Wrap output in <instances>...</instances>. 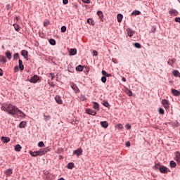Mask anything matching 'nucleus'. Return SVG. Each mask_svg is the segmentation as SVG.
Here are the masks:
<instances>
[{
    "label": "nucleus",
    "mask_w": 180,
    "mask_h": 180,
    "mask_svg": "<svg viewBox=\"0 0 180 180\" xmlns=\"http://www.w3.org/2000/svg\"><path fill=\"white\" fill-rule=\"evenodd\" d=\"M7 108H12L11 112H13V114H11V116H13V117H15V115H16V113H20V115L23 113V112L22 110H19V108L18 107H16L15 105H13L12 104H8L7 105Z\"/></svg>",
    "instance_id": "nucleus-1"
},
{
    "label": "nucleus",
    "mask_w": 180,
    "mask_h": 180,
    "mask_svg": "<svg viewBox=\"0 0 180 180\" xmlns=\"http://www.w3.org/2000/svg\"><path fill=\"white\" fill-rule=\"evenodd\" d=\"M49 151H51V148H50L49 146L45 148H41L39 150H38V155L39 157H41V155L47 154Z\"/></svg>",
    "instance_id": "nucleus-2"
},
{
    "label": "nucleus",
    "mask_w": 180,
    "mask_h": 180,
    "mask_svg": "<svg viewBox=\"0 0 180 180\" xmlns=\"http://www.w3.org/2000/svg\"><path fill=\"white\" fill-rule=\"evenodd\" d=\"M8 105L9 104H6V105H1V110L4 112H6L8 115H13V112H12V108H8Z\"/></svg>",
    "instance_id": "nucleus-3"
},
{
    "label": "nucleus",
    "mask_w": 180,
    "mask_h": 180,
    "mask_svg": "<svg viewBox=\"0 0 180 180\" xmlns=\"http://www.w3.org/2000/svg\"><path fill=\"white\" fill-rule=\"evenodd\" d=\"M38 81H40V77L37 75H34L30 79V82H31V84H37Z\"/></svg>",
    "instance_id": "nucleus-4"
},
{
    "label": "nucleus",
    "mask_w": 180,
    "mask_h": 180,
    "mask_svg": "<svg viewBox=\"0 0 180 180\" xmlns=\"http://www.w3.org/2000/svg\"><path fill=\"white\" fill-rule=\"evenodd\" d=\"M162 105H163L165 109H166V110H169V101L164 98L162 100Z\"/></svg>",
    "instance_id": "nucleus-5"
},
{
    "label": "nucleus",
    "mask_w": 180,
    "mask_h": 180,
    "mask_svg": "<svg viewBox=\"0 0 180 180\" xmlns=\"http://www.w3.org/2000/svg\"><path fill=\"white\" fill-rule=\"evenodd\" d=\"M21 56L26 60V61H29V52L27 50L21 51Z\"/></svg>",
    "instance_id": "nucleus-6"
},
{
    "label": "nucleus",
    "mask_w": 180,
    "mask_h": 180,
    "mask_svg": "<svg viewBox=\"0 0 180 180\" xmlns=\"http://www.w3.org/2000/svg\"><path fill=\"white\" fill-rule=\"evenodd\" d=\"M159 171L161 174H168V167L160 165V167H159Z\"/></svg>",
    "instance_id": "nucleus-7"
},
{
    "label": "nucleus",
    "mask_w": 180,
    "mask_h": 180,
    "mask_svg": "<svg viewBox=\"0 0 180 180\" xmlns=\"http://www.w3.org/2000/svg\"><path fill=\"white\" fill-rule=\"evenodd\" d=\"M85 112L87 115H91V116H96V115H97L96 111H94V110H92L91 108H86L85 110Z\"/></svg>",
    "instance_id": "nucleus-8"
},
{
    "label": "nucleus",
    "mask_w": 180,
    "mask_h": 180,
    "mask_svg": "<svg viewBox=\"0 0 180 180\" xmlns=\"http://www.w3.org/2000/svg\"><path fill=\"white\" fill-rule=\"evenodd\" d=\"M97 15L101 20V22H105V15L103 14V12L102 11H98Z\"/></svg>",
    "instance_id": "nucleus-9"
},
{
    "label": "nucleus",
    "mask_w": 180,
    "mask_h": 180,
    "mask_svg": "<svg viewBox=\"0 0 180 180\" xmlns=\"http://www.w3.org/2000/svg\"><path fill=\"white\" fill-rule=\"evenodd\" d=\"M169 14L170 15V16H178V15H179V13L176 9L170 8V10L169 11Z\"/></svg>",
    "instance_id": "nucleus-10"
},
{
    "label": "nucleus",
    "mask_w": 180,
    "mask_h": 180,
    "mask_svg": "<svg viewBox=\"0 0 180 180\" xmlns=\"http://www.w3.org/2000/svg\"><path fill=\"white\" fill-rule=\"evenodd\" d=\"M55 101L58 105H63V99H61V96L60 95H56L55 96Z\"/></svg>",
    "instance_id": "nucleus-11"
},
{
    "label": "nucleus",
    "mask_w": 180,
    "mask_h": 180,
    "mask_svg": "<svg viewBox=\"0 0 180 180\" xmlns=\"http://www.w3.org/2000/svg\"><path fill=\"white\" fill-rule=\"evenodd\" d=\"M4 174L6 176H11V175H12V174H13V170L12 169L9 168L4 171Z\"/></svg>",
    "instance_id": "nucleus-12"
},
{
    "label": "nucleus",
    "mask_w": 180,
    "mask_h": 180,
    "mask_svg": "<svg viewBox=\"0 0 180 180\" xmlns=\"http://www.w3.org/2000/svg\"><path fill=\"white\" fill-rule=\"evenodd\" d=\"M1 140L2 143H4L5 144H6V143H9V141H11V139L7 136H1Z\"/></svg>",
    "instance_id": "nucleus-13"
},
{
    "label": "nucleus",
    "mask_w": 180,
    "mask_h": 180,
    "mask_svg": "<svg viewBox=\"0 0 180 180\" xmlns=\"http://www.w3.org/2000/svg\"><path fill=\"white\" fill-rule=\"evenodd\" d=\"M175 157H176V161L178 162L179 165H180V152L176 151L174 153Z\"/></svg>",
    "instance_id": "nucleus-14"
},
{
    "label": "nucleus",
    "mask_w": 180,
    "mask_h": 180,
    "mask_svg": "<svg viewBox=\"0 0 180 180\" xmlns=\"http://www.w3.org/2000/svg\"><path fill=\"white\" fill-rule=\"evenodd\" d=\"M171 92L174 96H180V91L175 89H172Z\"/></svg>",
    "instance_id": "nucleus-15"
},
{
    "label": "nucleus",
    "mask_w": 180,
    "mask_h": 180,
    "mask_svg": "<svg viewBox=\"0 0 180 180\" xmlns=\"http://www.w3.org/2000/svg\"><path fill=\"white\" fill-rule=\"evenodd\" d=\"M73 154H75V155H77V157H79V155H82V149L78 148L77 150H75L73 151Z\"/></svg>",
    "instance_id": "nucleus-16"
},
{
    "label": "nucleus",
    "mask_w": 180,
    "mask_h": 180,
    "mask_svg": "<svg viewBox=\"0 0 180 180\" xmlns=\"http://www.w3.org/2000/svg\"><path fill=\"white\" fill-rule=\"evenodd\" d=\"M71 88L72 89H73V91H75L76 94H78V92H79V89H78V86H77V84L72 83L71 84Z\"/></svg>",
    "instance_id": "nucleus-17"
},
{
    "label": "nucleus",
    "mask_w": 180,
    "mask_h": 180,
    "mask_svg": "<svg viewBox=\"0 0 180 180\" xmlns=\"http://www.w3.org/2000/svg\"><path fill=\"white\" fill-rule=\"evenodd\" d=\"M18 68L21 71H23V70H25V65H23V62L20 59L18 60Z\"/></svg>",
    "instance_id": "nucleus-18"
},
{
    "label": "nucleus",
    "mask_w": 180,
    "mask_h": 180,
    "mask_svg": "<svg viewBox=\"0 0 180 180\" xmlns=\"http://www.w3.org/2000/svg\"><path fill=\"white\" fill-rule=\"evenodd\" d=\"M101 125L102 127H103V129H108V127H109V124L106 121H101Z\"/></svg>",
    "instance_id": "nucleus-19"
},
{
    "label": "nucleus",
    "mask_w": 180,
    "mask_h": 180,
    "mask_svg": "<svg viewBox=\"0 0 180 180\" xmlns=\"http://www.w3.org/2000/svg\"><path fill=\"white\" fill-rule=\"evenodd\" d=\"M69 56H77V49H71L69 51Z\"/></svg>",
    "instance_id": "nucleus-20"
},
{
    "label": "nucleus",
    "mask_w": 180,
    "mask_h": 180,
    "mask_svg": "<svg viewBox=\"0 0 180 180\" xmlns=\"http://www.w3.org/2000/svg\"><path fill=\"white\" fill-rule=\"evenodd\" d=\"M127 32L129 37H133V34H134V31H133V30L128 28L127 29Z\"/></svg>",
    "instance_id": "nucleus-21"
},
{
    "label": "nucleus",
    "mask_w": 180,
    "mask_h": 180,
    "mask_svg": "<svg viewBox=\"0 0 180 180\" xmlns=\"http://www.w3.org/2000/svg\"><path fill=\"white\" fill-rule=\"evenodd\" d=\"M29 153L30 154V155L32 156V157H38L39 156V152H38V150H37V151H32V150H30L29 151Z\"/></svg>",
    "instance_id": "nucleus-22"
},
{
    "label": "nucleus",
    "mask_w": 180,
    "mask_h": 180,
    "mask_svg": "<svg viewBox=\"0 0 180 180\" xmlns=\"http://www.w3.org/2000/svg\"><path fill=\"white\" fill-rule=\"evenodd\" d=\"M26 124H27L26 121H22L20 122L18 127L20 129H25V127H26Z\"/></svg>",
    "instance_id": "nucleus-23"
},
{
    "label": "nucleus",
    "mask_w": 180,
    "mask_h": 180,
    "mask_svg": "<svg viewBox=\"0 0 180 180\" xmlns=\"http://www.w3.org/2000/svg\"><path fill=\"white\" fill-rule=\"evenodd\" d=\"M101 74H102L103 76L105 77L106 78H108L109 77H112V74L108 73L106 72V70H102Z\"/></svg>",
    "instance_id": "nucleus-24"
},
{
    "label": "nucleus",
    "mask_w": 180,
    "mask_h": 180,
    "mask_svg": "<svg viewBox=\"0 0 180 180\" xmlns=\"http://www.w3.org/2000/svg\"><path fill=\"white\" fill-rule=\"evenodd\" d=\"M93 108L95 109V110H99V103L96 101L93 102Z\"/></svg>",
    "instance_id": "nucleus-25"
},
{
    "label": "nucleus",
    "mask_w": 180,
    "mask_h": 180,
    "mask_svg": "<svg viewBox=\"0 0 180 180\" xmlns=\"http://www.w3.org/2000/svg\"><path fill=\"white\" fill-rule=\"evenodd\" d=\"M117 22L119 23H120L122 22V20H123V14L122 13H118L117 15Z\"/></svg>",
    "instance_id": "nucleus-26"
},
{
    "label": "nucleus",
    "mask_w": 180,
    "mask_h": 180,
    "mask_svg": "<svg viewBox=\"0 0 180 180\" xmlns=\"http://www.w3.org/2000/svg\"><path fill=\"white\" fill-rule=\"evenodd\" d=\"M76 71L81 72L84 71V66L82 65H79L75 68Z\"/></svg>",
    "instance_id": "nucleus-27"
},
{
    "label": "nucleus",
    "mask_w": 180,
    "mask_h": 180,
    "mask_svg": "<svg viewBox=\"0 0 180 180\" xmlns=\"http://www.w3.org/2000/svg\"><path fill=\"white\" fill-rule=\"evenodd\" d=\"M87 23L91 26H95V20H94V18H88Z\"/></svg>",
    "instance_id": "nucleus-28"
},
{
    "label": "nucleus",
    "mask_w": 180,
    "mask_h": 180,
    "mask_svg": "<svg viewBox=\"0 0 180 180\" xmlns=\"http://www.w3.org/2000/svg\"><path fill=\"white\" fill-rule=\"evenodd\" d=\"M6 58L2 55H0V63H1V64H6Z\"/></svg>",
    "instance_id": "nucleus-29"
},
{
    "label": "nucleus",
    "mask_w": 180,
    "mask_h": 180,
    "mask_svg": "<svg viewBox=\"0 0 180 180\" xmlns=\"http://www.w3.org/2000/svg\"><path fill=\"white\" fill-rule=\"evenodd\" d=\"M75 165L74 164V162H69L67 165V168L68 169H72V168H75Z\"/></svg>",
    "instance_id": "nucleus-30"
},
{
    "label": "nucleus",
    "mask_w": 180,
    "mask_h": 180,
    "mask_svg": "<svg viewBox=\"0 0 180 180\" xmlns=\"http://www.w3.org/2000/svg\"><path fill=\"white\" fill-rule=\"evenodd\" d=\"M172 127H179L180 124L178 122V120H176V121L172 122Z\"/></svg>",
    "instance_id": "nucleus-31"
},
{
    "label": "nucleus",
    "mask_w": 180,
    "mask_h": 180,
    "mask_svg": "<svg viewBox=\"0 0 180 180\" xmlns=\"http://www.w3.org/2000/svg\"><path fill=\"white\" fill-rule=\"evenodd\" d=\"M160 167L161 163H155V165L153 167V169H155V171H158V169H160Z\"/></svg>",
    "instance_id": "nucleus-32"
},
{
    "label": "nucleus",
    "mask_w": 180,
    "mask_h": 180,
    "mask_svg": "<svg viewBox=\"0 0 180 180\" xmlns=\"http://www.w3.org/2000/svg\"><path fill=\"white\" fill-rule=\"evenodd\" d=\"M169 166H170V168H176V162H175V161H174V160H171L169 162Z\"/></svg>",
    "instance_id": "nucleus-33"
},
{
    "label": "nucleus",
    "mask_w": 180,
    "mask_h": 180,
    "mask_svg": "<svg viewBox=\"0 0 180 180\" xmlns=\"http://www.w3.org/2000/svg\"><path fill=\"white\" fill-rule=\"evenodd\" d=\"M15 151L19 152L22 150V146L20 144H17L14 147Z\"/></svg>",
    "instance_id": "nucleus-34"
},
{
    "label": "nucleus",
    "mask_w": 180,
    "mask_h": 180,
    "mask_svg": "<svg viewBox=\"0 0 180 180\" xmlns=\"http://www.w3.org/2000/svg\"><path fill=\"white\" fill-rule=\"evenodd\" d=\"M6 58H8V60H11L12 58V53H11V51H7L6 52Z\"/></svg>",
    "instance_id": "nucleus-35"
},
{
    "label": "nucleus",
    "mask_w": 180,
    "mask_h": 180,
    "mask_svg": "<svg viewBox=\"0 0 180 180\" xmlns=\"http://www.w3.org/2000/svg\"><path fill=\"white\" fill-rule=\"evenodd\" d=\"M56 44L57 42L55 41L54 39L53 38L49 39V44H51V46H56Z\"/></svg>",
    "instance_id": "nucleus-36"
},
{
    "label": "nucleus",
    "mask_w": 180,
    "mask_h": 180,
    "mask_svg": "<svg viewBox=\"0 0 180 180\" xmlns=\"http://www.w3.org/2000/svg\"><path fill=\"white\" fill-rule=\"evenodd\" d=\"M131 15H134V16H137L139 15H141V12L139 10H135L132 11Z\"/></svg>",
    "instance_id": "nucleus-37"
},
{
    "label": "nucleus",
    "mask_w": 180,
    "mask_h": 180,
    "mask_svg": "<svg viewBox=\"0 0 180 180\" xmlns=\"http://www.w3.org/2000/svg\"><path fill=\"white\" fill-rule=\"evenodd\" d=\"M173 75L174 77H179V78H180L179 71H178L177 70H173Z\"/></svg>",
    "instance_id": "nucleus-38"
},
{
    "label": "nucleus",
    "mask_w": 180,
    "mask_h": 180,
    "mask_svg": "<svg viewBox=\"0 0 180 180\" xmlns=\"http://www.w3.org/2000/svg\"><path fill=\"white\" fill-rule=\"evenodd\" d=\"M133 46L135 49H140L141 47V44L139 42L133 43Z\"/></svg>",
    "instance_id": "nucleus-39"
},
{
    "label": "nucleus",
    "mask_w": 180,
    "mask_h": 180,
    "mask_svg": "<svg viewBox=\"0 0 180 180\" xmlns=\"http://www.w3.org/2000/svg\"><path fill=\"white\" fill-rule=\"evenodd\" d=\"M44 121L49 122L51 119V117L50 115H46V114H44Z\"/></svg>",
    "instance_id": "nucleus-40"
},
{
    "label": "nucleus",
    "mask_w": 180,
    "mask_h": 180,
    "mask_svg": "<svg viewBox=\"0 0 180 180\" xmlns=\"http://www.w3.org/2000/svg\"><path fill=\"white\" fill-rule=\"evenodd\" d=\"M159 115H165V110H164V108H160L158 110Z\"/></svg>",
    "instance_id": "nucleus-41"
},
{
    "label": "nucleus",
    "mask_w": 180,
    "mask_h": 180,
    "mask_svg": "<svg viewBox=\"0 0 180 180\" xmlns=\"http://www.w3.org/2000/svg\"><path fill=\"white\" fill-rule=\"evenodd\" d=\"M127 95H129V96H133V92L131 91V90L127 89L126 91H125Z\"/></svg>",
    "instance_id": "nucleus-42"
},
{
    "label": "nucleus",
    "mask_w": 180,
    "mask_h": 180,
    "mask_svg": "<svg viewBox=\"0 0 180 180\" xmlns=\"http://www.w3.org/2000/svg\"><path fill=\"white\" fill-rule=\"evenodd\" d=\"M15 32H19L20 30V26L19 25L13 24Z\"/></svg>",
    "instance_id": "nucleus-43"
},
{
    "label": "nucleus",
    "mask_w": 180,
    "mask_h": 180,
    "mask_svg": "<svg viewBox=\"0 0 180 180\" xmlns=\"http://www.w3.org/2000/svg\"><path fill=\"white\" fill-rule=\"evenodd\" d=\"M49 25H50V21L49 20L46 19L44 22V27H47V26H49Z\"/></svg>",
    "instance_id": "nucleus-44"
},
{
    "label": "nucleus",
    "mask_w": 180,
    "mask_h": 180,
    "mask_svg": "<svg viewBox=\"0 0 180 180\" xmlns=\"http://www.w3.org/2000/svg\"><path fill=\"white\" fill-rule=\"evenodd\" d=\"M103 106H105V108H109L110 106V105H109V103L108 102V101H103Z\"/></svg>",
    "instance_id": "nucleus-45"
},
{
    "label": "nucleus",
    "mask_w": 180,
    "mask_h": 180,
    "mask_svg": "<svg viewBox=\"0 0 180 180\" xmlns=\"http://www.w3.org/2000/svg\"><path fill=\"white\" fill-rule=\"evenodd\" d=\"M60 32L62 33H65V32H67V27L65 25L62 26L60 28Z\"/></svg>",
    "instance_id": "nucleus-46"
},
{
    "label": "nucleus",
    "mask_w": 180,
    "mask_h": 180,
    "mask_svg": "<svg viewBox=\"0 0 180 180\" xmlns=\"http://www.w3.org/2000/svg\"><path fill=\"white\" fill-rule=\"evenodd\" d=\"M79 99H80V101L84 102V101H86V96H85V95H84V94H81Z\"/></svg>",
    "instance_id": "nucleus-47"
},
{
    "label": "nucleus",
    "mask_w": 180,
    "mask_h": 180,
    "mask_svg": "<svg viewBox=\"0 0 180 180\" xmlns=\"http://www.w3.org/2000/svg\"><path fill=\"white\" fill-rule=\"evenodd\" d=\"M106 81H108V79L106 78V77L103 76L101 77V82H103V84H106Z\"/></svg>",
    "instance_id": "nucleus-48"
},
{
    "label": "nucleus",
    "mask_w": 180,
    "mask_h": 180,
    "mask_svg": "<svg viewBox=\"0 0 180 180\" xmlns=\"http://www.w3.org/2000/svg\"><path fill=\"white\" fill-rule=\"evenodd\" d=\"M58 154H61V153H64V148H58L57 150Z\"/></svg>",
    "instance_id": "nucleus-49"
},
{
    "label": "nucleus",
    "mask_w": 180,
    "mask_h": 180,
    "mask_svg": "<svg viewBox=\"0 0 180 180\" xmlns=\"http://www.w3.org/2000/svg\"><path fill=\"white\" fill-rule=\"evenodd\" d=\"M18 58H19V53H15L13 55V60H18Z\"/></svg>",
    "instance_id": "nucleus-50"
},
{
    "label": "nucleus",
    "mask_w": 180,
    "mask_h": 180,
    "mask_svg": "<svg viewBox=\"0 0 180 180\" xmlns=\"http://www.w3.org/2000/svg\"><path fill=\"white\" fill-rule=\"evenodd\" d=\"M125 128L127 129V130H130L131 129V125H130V124H127L125 125Z\"/></svg>",
    "instance_id": "nucleus-51"
},
{
    "label": "nucleus",
    "mask_w": 180,
    "mask_h": 180,
    "mask_svg": "<svg viewBox=\"0 0 180 180\" xmlns=\"http://www.w3.org/2000/svg\"><path fill=\"white\" fill-rule=\"evenodd\" d=\"M49 75L51 77V81H53L54 78H55L54 73L53 72H51V73H49Z\"/></svg>",
    "instance_id": "nucleus-52"
},
{
    "label": "nucleus",
    "mask_w": 180,
    "mask_h": 180,
    "mask_svg": "<svg viewBox=\"0 0 180 180\" xmlns=\"http://www.w3.org/2000/svg\"><path fill=\"white\" fill-rule=\"evenodd\" d=\"M44 146V142L43 141H39L38 143V147H43Z\"/></svg>",
    "instance_id": "nucleus-53"
},
{
    "label": "nucleus",
    "mask_w": 180,
    "mask_h": 180,
    "mask_svg": "<svg viewBox=\"0 0 180 180\" xmlns=\"http://www.w3.org/2000/svg\"><path fill=\"white\" fill-rule=\"evenodd\" d=\"M155 30H157V28L155 26H153L151 28V33H155Z\"/></svg>",
    "instance_id": "nucleus-54"
},
{
    "label": "nucleus",
    "mask_w": 180,
    "mask_h": 180,
    "mask_svg": "<svg viewBox=\"0 0 180 180\" xmlns=\"http://www.w3.org/2000/svg\"><path fill=\"white\" fill-rule=\"evenodd\" d=\"M93 56H94V57H97V56H98V52H97L96 50H94V51H93Z\"/></svg>",
    "instance_id": "nucleus-55"
},
{
    "label": "nucleus",
    "mask_w": 180,
    "mask_h": 180,
    "mask_svg": "<svg viewBox=\"0 0 180 180\" xmlns=\"http://www.w3.org/2000/svg\"><path fill=\"white\" fill-rule=\"evenodd\" d=\"M175 22H176L177 23H180V17H176L174 18Z\"/></svg>",
    "instance_id": "nucleus-56"
},
{
    "label": "nucleus",
    "mask_w": 180,
    "mask_h": 180,
    "mask_svg": "<svg viewBox=\"0 0 180 180\" xmlns=\"http://www.w3.org/2000/svg\"><path fill=\"white\" fill-rule=\"evenodd\" d=\"M83 4H91V0H82Z\"/></svg>",
    "instance_id": "nucleus-57"
},
{
    "label": "nucleus",
    "mask_w": 180,
    "mask_h": 180,
    "mask_svg": "<svg viewBox=\"0 0 180 180\" xmlns=\"http://www.w3.org/2000/svg\"><path fill=\"white\" fill-rule=\"evenodd\" d=\"M20 117H22V119H25L26 117V114H25V112H22L21 115H20Z\"/></svg>",
    "instance_id": "nucleus-58"
},
{
    "label": "nucleus",
    "mask_w": 180,
    "mask_h": 180,
    "mask_svg": "<svg viewBox=\"0 0 180 180\" xmlns=\"http://www.w3.org/2000/svg\"><path fill=\"white\" fill-rule=\"evenodd\" d=\"M19 71V67L15 66L14 67V72H18Z\"/></svg>",
    "instance_id": "nucleus-59"
},
{
    "label": "nucleus",
    "mask_w": 180,
    "mask_h": 180,
    "mask_svg": "<svg viewBox=\"0 0 180 180\" xmlns=\"http://www.w3.org/2000/svg\"><path fill=\"white\" fill-rule=\"evenodd\" d=\"M170 61L172 63V64H174V63H176V59L175 58H173L170 60Z\"/></svg>",
    "instance_id": "nucleus-60"
},
{
    "label": "nucleus",
    "mask_w": 180,
    "mask_h": 180,
    "mask_svg": "<svg viewBox=\"0 0 180 180\" xmlns=\"http://www.w3.org/2000/svg\"><path fill=\"white\" fill-rule=\"evenodd\" d=\"M125 146H126V147H130V146H131L130 142H129V141H127V142L125 143Z\"/></svg>",
    "instance_id": "nucleus-61"
},
{
    "label": "nucleus",
    "mask_w": 180,
    "mask_h": 180,
    "mask_svg": "<svg viewBox=\"0 0 180 180\" xmlns=\"http://www.w3.org/2000/svg\"><path fill=\"white\" fill-rule=\"evenodd\" d=\"M63 5H67L68 4V0H63Z\"/></svg>",
    "instance_id": "nucleus-62"
},
{
    "label": "nucleus",
    "mask_w": 180,
    "mask_h": 180,
    "mask_svg": "<svg viewBox=\"0 0 180 180\" xmlns=\"http://www.w3.org/2000/svg\"><path fill=\"white\" fill-rule=\"evenodd\" d=\"M86 72H89V67L88 66H86L85 67V70H84Z\"/></svg>",
    "instance_id": "nucleus-63"
},
{
    "label": "nucleus",
    "mask_w": 180,
    "mask_h": 180,
    "mask_svg": "<svg viewBox=\"0 0 180 180\" xmlns=\"http://www.w3.org/2000/svg\"><path fill=\"white\" fill-rule=\"evenodd\" d=\"M6 10H7V11H9V9H11V4H7V5L6 6Z\"/></svg>",
    "instance_id": "nucleus-64"
}]
</instances>
